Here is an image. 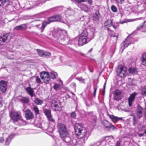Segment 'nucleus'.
<instances>
[{
	"instance_id": "obj_1",
	"label": "nucleus",
	"mask_w": 146,
	"mask_h": 146,
	"mask_svg": "<svg viewBox=\"0 0 146 146\" xmlns=\"http://www.w3.org/2000/svg\"><path fill=\"white\" fill-rule=\"evenodd\" d=\"M66 31L64 30L60 29H57L56 31L52 34V36L56 40H60L62 41L66 40L67 42L69 40V38L67 36Z\"/></svg>"
},
{
	"instance_id": "obj_2",
	"label": "nucleus",
	"mask_w": 146,
	"mask_h": 146,
	"mask_svg": "<svg viewBox=\"0 0 146 146\" xmlns=\"http://www.w3.org/2000/svg\"><path fill=\"white\" fill-rule=\"evenodd\" d=\"M57 76V74L54 72H52L49 74L48 73L45 72H43L40 74V77L42 80H43L44 83L48 84L50 80V78L53 79H55Z\"/></svg>"
},
{
	"instance_id": "obj_3",
	"label": "nucleus",
	"mask_w": 146,
	"mask_h": 146,
	"mask_svg": "<svg viewBox=\"0 0 146 146\" xmlns=\"http://www.w3.org/2000/svg\"><path fill=\"white\" fill-rule=\"evenodd\" d=\"M146 9V5L143 2L138 1L136 5H132V11L138 14L142 13Z\"/></svg>"
},
{
	"instance_id": "obj_4",
	"label": "nucleus",
	"mask_w": 146,
	"mask_h": 146,
	"mask_svg": "<svg viewBox=\"0 0 146 146\" xmlns=\"http://www.w3.org/2000/svg\"><path fill=\"white\" fill-rule=\"evenodd\" d=\"M92 36H89V38L80 36L78 40V44L79 45L82 46L90 41L94 38V34L95 33V29L94 28H91Z\"/></svg>"
},
{
	"instance_id": "obj_5",
	"label": "nucleus",
	"mask_w": 146,
	"mask_h": 146,
	"mask_svg": "<svg viewBox=\"0 0 146 146\" xmlns=\"http://www.w3.org/2000/svg\"><path fill=\"white\" fill-rule=\"evenodd\" d=\"M74 128L75 133L77 136L80 135L81 133H85L86 131V128L80 123H76Z\"/></svg>"
},
{
	"instance_id": "obj_6",
	"label": "nucleus",
	"mask_w": 146,
	"mask_h": 146,
	"mask_svg": "<svg viewBox=\"0 0 146 146\" xmlns=\"http://www.w3.org/2000/svg\"><path fill=\"white\" fill-rule=\"evenodd\" d=\"M57 127L60 137H66L67 131L65 125L62 123H59L57 125Z\"/></svg>"
},
{
	"instance_id": "obj_7",
	"label": "nucleus",
	"mask_w": 146,
	"mask_h": 146,
	"mask_svg": "<svg viewBox=\"0 0 146 146\" xmlns=\"http://www.w3.org/2000/svg\"><path fill=\"white\" fill-rule=\"evenodd\" d=\"M126 71V68L122 66H119L116 70L117 74L121 77H123L125 75Z\"/></svg>"
},
{
	"instance_id": "obj_8",
	"label": "nucleus",
	"mask_w": 146,
	"mask_h": 146,
	"mask_svg": "<svg viewBox=\"0 0 146 146\" xmlns=\"http://www.w3.org/2000/svg\"><path fill=\"white\" fill-rule=\"evenodd\" d=\"M55 21H56L54 15L48 18L47 21H44L43 22L40 28L41 32L42 33L43 32L45 27L47 24H49L50 23Z\"/></svg>"
},
{
	"instance_id": "obj_9",
	"label": "nucleus",
	"mask_w": 146,
	"mask_h": 146,
	"mask_svg": "<svg viewBox=\"0 0 146 146\" xmlns=\"http://www.w3.org/2000/svg\"><path fill=\"white\" fill-rule=\"evenodd\" d=\"M11 116L13 121L15 122H17L21 118V113L19 111L13 112L11 113Z\"/></svg>"
},
{
	"instance_id": "obj_10",
	"label": "nucleus",
	"mask_w": 146,
	"mask_h": 146,
	"mask_svg": "<svg viewBox=\"0 0 146 146\" xmlns=\"http://www.w3.org/2000/svg\"><path fill=\"white\" fill-rule=\"evenodd\" d=\"M132 38L130 36H128L121 44V48L123 50L125 47H127L131 43Z\"/></svg>"
},
{
	"instance_id": "obj_11",
	"label": "nucleus",
	"mask_w": 146,
	"mask_h": 146,
	"mask_svg": "<svg viewBox=\"0 0 146 146\" xmlns=\"http://www.w3.org/2000/svg\"><path fill=\"white\" fill-rule=\"evenodd\" d=\"M11 38L10 36L8 34H4L0 36V44L3 45L5 42H8Z\"/></svg>"
},
{
	"instance_id": "obj_12",
	"label": "nucleus",
	"mask_w": 146,
	"mask_h": 146,
	"mask_svg": "<svg viewBox=\"0 0 146 146\" xmlns=\"http://www.w3.org/2000/svg\"><path fill=\"white\" fill-rule=\"evenodd\" d=\"M7 84L6 82L4 81H0V89L2 93H4L7 90Z\"/></svg>"
},
{
	"instance_id": "obj_13",
	"label": "nucleus",
	"mask_w": 146,
	"mask_h": 146,
	"mask_svg": "<svg viewBox=\"0 0 146 146\" xmlns=\"http://www.w3.org/2000/svg\"><path fill=\"white\" fill-rule=\"evenodd\" d=\"M137 94V93L134 92L130 95L128 99V105L129 107L131 106L134 100L135 96Z\"/></svg>"
},
{
	"instance_id": "obj_14",
	"label": "nucleus",
	"mask_w": 146,
	"mask_h": 146,
	"mask_svg": "<svg viewBox=\"0 0 146 146\" xmlns=\"http://www.w3.org/2000/svg\"><path fill=\"white\" fill-rule=\"evenodd\" d=\"M51 106L53 110L54 111H60L62 109L61 107L59 106V105L57 104V102H55L54 101L52 100V102Z\"/></svg>"
},
{
	"instance_id": "obj_15",
	"label": "nucleus",
	"mask_w": 146,
	"mask_h": 146,
	"mask_svg": "<svg viewBox=\"0 0 146 146\" xmlns=\"http://www.w3.org/2000/svg\"><path fill=\"white\" fill-rule=\"evenodd\" d=\"M104 126L105 128L108 130L110 131L111 129L113 130L116 128L112 124L108 121H106L104 122Z\"/></svg>"
},
{
	"instance_id": "obj_16",
	"label": "nucleus",
	"mask_w": 146,
	"mask_h": 146,
	"mask_svg": "<svg viewBox=\"0 0 146 146\" xmlns=\"http://www.w3.org/2000/svg\"><path fill=\"white\" fill-rule=\"evenodd\" d=\"M25 117L27 119L30 120L34 117V115L29 110H27L25 111Z\"/></svg>"
},
{
	"instance_id": "obj_17",
	"label": "nucleus",
	"mask_w": 146,
	"mask_h": 146,
	"mask_svg": "<svg viewBox=\"0 0 146 146\" xmlns=\"http://www.w3.org/2000/svg\"><path fill=\"white\" fill-rule=\"evenodd\" d=\"M109 117L111 119L112 121L114 123H116L119 120H121L122 119V117H118L115 116L113 115H108Z\"/></svg>"
},
{
	"instance_id": "obj_18",
	"label": "nucleus",
	"mask_w": 146,
	"mask_h": 146,
	"mask_svg": "<svg viewBox=\"0 0 146 146\" xmlns=\"http://www.w3.org/2000/svg\"><path fill=\"white\" fill-rule=\"evenodd\" d=\"M121 91L118 90H115L114 92V98L116 100H119L121 98Z\"/></svg>"
},
{
	"instance_id": "obj_19",
	"label": "nucleus",
	"mask_w": 146,
	"mask_h": 146,
	"mask_svg": "<svg viewBox=\"0 0 146 146\" xmlns=\"http://www.w3.org/2000/svg\"><path fill=\"white\" fill-rule=\"evenodd\" d=\"M55 20L56 21H59L63 23H66V21L65 19L63 18L60 15H54Z\"/></svg>"
},
{
	"instance_id": "obj_20",
	"label": "nucleus",
	"mask_w": 146,
	"mask_h": 146,
	"mask_svg": "<svg viewBox=\"0 0 146 146\" xmlns=\"http://www.w3.org/2000/svg\"><path fill=\"white\" fill-rule=\"evenodd\" d=\"M27 29V25L26 24H24L20 25L17 26L15 28V29L19 31L23 29Z\"/></svg>"
},
{
	"instance_id": "obj_21",
	"label": "nucleus",
	"mask_w": 146,
	"mask_h": 146,
	"mask_svg": "<svg viewBox=\"0 0 146 146\" xmlns=\"http://www.w3.org/2000/svg\"><path fill=\"white\" fill-rule=\"evenodd\" d=\"M25 89L31 97H33L34 96V91L30 86L29 87L25 88Z\"/></svg>"
},
{
	"instance_id": "obj_22",
	"label": "nucleus",
	"mask_w": 146,
	"mask_h": 146,
	"mask_svg": "<svg viewBox=\"0 0 146 146\" xmlns=\"http://www.w3.org/2000/svg\"><path fill=\"white\" fill-rule=\"evenodd\" d=\"M82 137H80V138H78V137H72L70 139V143L71 142L73 145H77L79 140L82 139Z\"/></svg>"
},
{
	"instance_id": "obj_23",
	"label": "nucleus",
	"mask_w": 146,
	"mask_h": 146,
	"mask_svg": "<svg viewBox=\"0 0 146 146\" xmlns=\"http://www.w3.org/2000/svg\"><path fill=\"white\" fill-rule=\"evenodd\" d=\"M89 36H92V35H90L87 31V30L86 29H85L82 32L80 36L89 38Z\"/></svg>"
},
{
	"instance_id": "obj_24",
	"label": "nucleus",
	"mask_w": 146,
	"mask_h": 146,
	"mask_svg": "<svg viewBox=\"0 0 146 146\" xmlns=\"http://www.w3.org/2000/svg\"><path fill=\"white\" fill-rule=\"evenodd\" d=\"M9 137H0V142L1 143H5L6 145H8L9 143Z\"/></svg>"
},
{
	"instance_id": "obj_25",
	"label": "nucleus",
	"mask_w": 146,
	"mask_h": 146,
	"mask_svg": "<svg viewBox=\"0 0 146 146\" xmlns=\"http://www.w3.org/2000/svg\"><path fill=\"white\" fill-rule=\"evenodd\" d=\"M129 73L133 75H135L137 74V68L134 67H131L129 68Z\"/></svg>"
},
{
	"instance_id": "obj_26",
	"label": "nucleus",
	"mask_w": 146,
	"mask_h": 146,
	"mask_svg": "<svg viewBox=\"0 0 146 146\" xmlns=\"http://www.w3.org/2000/svg\"><path fill=\"white\" fill-rule=\"evenodd\" d=\"M33 25L34 27H38L40 25L43 23L42 21L40 20H35L33 21Z\"/></svg>"
},
{
	"instance_id": "obj_27",
	"label": "nucleus",
	"mask_w": 146,
	"mask_h": 146,
	"mask_svg": "<svg viewBox=\"0 0 146 146\" xmlns=\"http://www.w3.org/2000/svg\"><path fill=\"white\" fill-rule=\"evenodd\" d=\"M142 64L146 66V53H144L142 54Z\"/></svg>"
},
{
	"instance_id": "obj_28",
	"label": "nucleus",
	"mask_w": 146,
	"mask_h": 146,
	"mask_svg": "<svg viewBox=\"0 0 146 146\" xmlns=\"http://www.w3.org/2000/svg\"><path fill=\"white\" fill-rule=\"evenodd\" d=\"M21 102L24 103H29V98L26 97H23L20 99Z\"/></svg>"
},
{
	"instance_id": "obj_29",
	"label": "nucleus",
	"mask_w": 146,
	"mask_h": 146,
	"mask_svg": "<svg viewBox=\"0 0 146 146\" xmlns=\"http://www.w3.org/2000/svg\"><path fill=\"white\" fill-rule=\"evenodd\" d=\"M60 81L61 82V83H60V84H57L56 83H55L54 84V85L53 86V88L55 90H59L61 84H62V81L61 80H60Z\"/></svg>"
},
{
	"instance_id": "obj_30",
	"label": "nucleus",
	"mask_w": 146,
	"mask_h": 146,
	"mask_svg": "<svg viewBox=\"0 0 146 146\" xmlns=\"http://www.w3.org/2000/svg\"><path fill=\"white\" fill-rule=\"evenodd\" d=\"M44 112L47 117L50 116L51 115V110L49 109H45L44 110Z\"/></svg>"
},
{
	"instance_id": "obj_31",
	"label": "nucleus",
	"mask_w": 146,
	"mask_h": 146,
	"mask_svg": "<svg viewBox=\"0 0 146 146\" xmlns=\"http://www.w3.org/2000/svg\"><path fill=\"white\" fill-rule=\"evenodd\" d=\"M113 22L111 20H108L106 21L104 25L105 26H108L110 27L111 26Z\"/></svg>"
},
{
	"instance_id": "obj_32",
	"label": "nucleus",
	"mask_w": 146,
	"mask_h": 146,
	"mask_svg": "<svg viewBox=\"0 0 146 146\" xmlns=\"http://www.w3.org/2000/svg\"><path fill=\"white\" fill-rule=\"evenodd\" d=\"M100 16L99 11H96L93 16L94 20H98L100 18Z\"/></svg>"
},
{
	"instance_id": "obj_33",
	"label": "nucleus",
	"mask_w": 146,
	"mask_h": 146,
	"mask_svg": "<svg viewBox=\"0 0 146 146\" xmlns=\"http://www.w3.org/2000/svg\"><path fill=\"white\" fill-rule=\"evenodd\" d=\"M34 102L37 105H41L43 102L42 101L38 98L35 99Z\"/></svg>"
},
{
	"instance_id": "obj_34",
	"label": "nucleus",
	"mask_w": 146,
	"mask_h": 146,
	"mask_svg": "<svg viewBox=\"0 0 146 146\" xmlns=\"http://www.w3.org/2000/svg\"><path fill=\"white\" fill-rule=\"evenodd\" d=\"M142 27H144L146 28V21L138 26L137 29L138 30H139Z\"/></svg>"
},
{
	"instance_id": "obj_35",
	"label": "nucleus",
	"mask_w": 146,
	"mask_h": 146,
	"mask_svg": "<svg viewBox=\"0 0 146 146\" xmlns=\"http://www.w3.org/2000/svg\"><path fill=\"white\" fill-rule=\"evenodd\" d=\"M92 125L93 126L96 125V120L97 119V117L95 116H93L92 117Z\"/></svg>"
},
{
	"instance_id": "obj_36",
	"label": "nucleus",
	"mask_w": 146,
	"mask_h": 146,
	"mask_svg": "<svg viewBox=\"0 0 146 146\" xmlns=\"http://www.w3.org/2000/svg\"><path fill=\"white\" fill-rule=\"evenodd\" d=\"M143 108L139 105H138L137 106V109L136 113L142 112Z\"/></svg>"
},
{
	"instance_id": "obj_37",
	"label": "nucleus",
	"mask_w": 146,
	"mask_h": 146,
	"mask_svg": "<svg viewBox=\"0 0 146 146\" xmlns=\"http://www.w3.org/2000/svg\"><path fill=\"white\" fill-rule=\"evenodd\" d=\"M141 94L143 96H146V86H144L142 89Z\"/></svg>"
},
{
	"instance_id": "obj_38",
	"label": "nucleus",
	"mask_w": 146,
	"mask_h": 146,
	"mask_svg": "<svg viewBox=\"0 0 146 146\" xmlns=\"http://www.w3.org/2000/svg\"><path fill=\"white\" fill-rule=\"evenodd\" d=\"M33 110L35 111L36 115H37L39 113V110L38 108L36 106H34L33 108Z\"/></svg>"
},
{
	"instance_id": "obj_39",
	"label": "nucleus",
	"mask_w": 146,
	"mask_h": 146,
	"mask_svg": "<svg viewBox=\"0 0 146 146\" xmlns=\"http://www.w3.org/2000/svg\"><path fill=\"white\" fill-rule=\"evenodd\" d=\"M51 55V54L49 52H44L43 57H47L50 56Z\"/></svg>"
},
{
	"instance_id": "obj_40",
	"label": "nucleus",
	"mask_w": 146,
	"mask_h": 146,
	"mask_svg": "<svg viewBox=\"0 0 146 146\" xmlns=\"http://www.w3.org/2000/svg\"><path fill=\"white\" fill-rule=\"evenodd\" d=\"M127 1L129 4H133V5H135L138 2L136 0H128Z\"/></svg>"
},
{
	"instance_id": "obj_41",
	"label": "nucleus",
	"mask_w": 146,
	"mask_h": 146,
	"mask_svg": "<svg viewBox=\"0 0 146 146\" xmlns=\"http://www.w3.org/2000/svg\"><path fill=\"white\" fill-rule=\"evenodd\" d=\"M37 51L38 52V55L42 57L44 51L42 50L39 49L37 50Z\"/></svg>"
},
{
	"instance_id": "obj_42",
	"label": "nucleus",
	"mask_w": 146,
	"mask_h": 146,
	"mask_svg": "<svg viewBox=\"0 0 146 146\" xmlns=\"http://www.w3.org/2000/svg\"><path fill=\"white\" fill-rule=\"evenodd\" d=\"M111 11L114 12H116L117 11V7L114 5H112L111 7Z\"/></svg>"
},
{
	"instance_id": "obj_43",
	"label": "nucleus",
	"mask_w": 146,
	"mask_h": 146,
	"mask_svg": "<svg viewBox=\"0 0 146 146\" xmlns=\"http://www.w3.org/2000/svg\"><path fill=\"white\" fill-rule=\"evenodd\" d=\"M76 79L79 81L83 83H84L85 81V79L82 78V77H78L76 78Z\"/></svg>"
},
{
	"instance_id": "obj_44",
	"label": "nucleus",
	"mask_w": 146,
	"mask_h": 146,
	"mask_svg": "<svg viewBox=\"0 0 146 146\" xmlns=\"http://www.w3.org/2000/svg\"><path fill=\"white\" fill-rule=\"evenodd\" d=\"M62 138H65L64 139H63L67 143H69L70 142V140L71 138L70 137H62Z\"/></svg>"
},
{
	"instance_id": "obj_45",
	"label": "nucleus",
	"mask_w": 146,
	"mask_h": 146,
	"mask_svg": "<svg viewBox=\"0 0 146 146\" xmlns=\"http://www.w3.org/2000/svg\"><path fill=\"white\" fill-rule=\"evenodd\" d=\"M137 116L139 119L141 118L142 116V112L136 113Z\"/></svg>"
},
{
	"instance_id": "obj_46",
	"label": "nucleus",
	"mask_w": 146,
	"mask_h": 146,
	"mask_svg": "<svg viewBox=\"0 0 146 146\" xmlns=\"http://www.w3.org/2000/svg\"><path fill=\"white\" fill-rule=\"evenodd\" d=\"M48 120L52 122H53V123L55 124V121L52 118V116L51 115H50V116H49V117H47Z\"/></svg>"
},
{
	"instance_id": "obj_47",
	"label": "nucleus",
	"mask_w": 146,
	"mask_h": 146,
	"mask_svg": "<svg viewBox=\"0 0 146 146\" xmlns=\"http://www.w3.org/2000/svg\"><path fill=\"white\" fill-rule=\"evenodd\" d=\"M133 125H135L137 123V120L136 119L135 116V115H133Z\"/></svg>"
},
{
	"instance_id": "obj_48",
	"label": "nucleus",
	"mask_w": 146,
	"mask_h": 146,
	"mask_svg": "<svg viewBox=\"0 0 146 146\" xmlns=\"http://www.w3.org/2000/svg\"><path fill=\"white\" fill-rule=\"evenodd\" d=\"M76 113L74 112H72L70 114V117L72 118H75L76 117Z\"/></svg>"
},
{
	"instance_id": "obj_49",
	"label": "nucleus",
	"mask_w": 146,
	"mask_h": 146,
	"mask_svg": "<svg viewBox=\"0 0 146 146\" xmlns=\"http://www.w3.org/2000/svg\"><path fill=\"white\" fill-rule=\"evenodd\" d=\"M36 82L38 83H40L41 82V80L38 76H36L35 77Z\"/></svg>"
},
{
	"instance_id": "obj_50",
	"label": "nucleus",
	"mask_w": 146,
	"mask_h": 146,
	"mask_svg": "<svg viewBox=\"0 0 146 146\" xmlns=\"http://www.w3.org/2000/svg\"><path fill=\"white\" fill-rule=\"evenodd\" d=\"M3 100V98L2 97V96H0V107H2L3 106V104H2V102Z\"/></svg>"
},
{
	"instance_id": "obj_51",
	"label": "nucleus",
	"mask_w": 146,
	"mask_h": 146,
	"mask_svg": "<svg viewBox=\"0 0 146 146\" xmlns=\"http://www.w3.org/2000/svg\"><path fill=\"white\" fill-rule=\"evenodd\" d=\"M121 140H119L118 141L116 144V146H120L121 142Z\"/></svg>"
},
{
	"instance_id": "obj_52",
	"label": "nucleus",
	"mask_w": 146,
	"mask_h": 146,
	"mask_svg": "<svg viewBox=\"0 0 146 146\" xmlns=\"http://www.w3.org/2000/svg\"><path fill=\"white\" fill-rule=\"evenodd\" d=\"M3 0H0V6H3L4 4V2L3 1Z\"/></svg>"
},
{
	"instance_id": "obj_53",
	"label": "nucleus",
	"mask_w": 146,
	"mask_h": 146,
	"mask_svg": "<svg viewBox=\"0 0 146 146\" xmlns=\"http://www.w3.org/2000/svg\"><path fill=\"white\" fill-rule=\"evenodd\" d=\"M70 86L74 88L76 86V84L75 83L73 82L70 84Z\"/></svg>"
},
{
	"instance_id": "obj_54",
	"label": "nucleus",
	"mask_w": 146,
	"mask_h": 146,
	"mask_svg": "<svg viewBox=\"0 0 146 146\" xmlns=\"http://www.w3.org/2000/svg\"><path fill=\"white\" fill-rule=\"evenodd\" d=\"M144 115L145 118L146 119V106L144 108Z\"/></svg>"
},
{
	"instance_id": "obj_55",
	"label": "nucleus",
	"mask_w": 146,
	"mask_h": 146,
	"mask_svg": "<svg viewBox=\"0 0 146 146\" xmlns=\"http://www.w3.org/2000/svg\"><path fill=\"white\" fill-rule=\"evenodd\" d=\"M97 89V88H94V97H95L96 96Z\"/></svg>"
},
{
	"instance_id": "obj_56",
	"label": "nucleus",
	"mask_w": 146,
	"mask_h": 146,
	"mask_svg": "<svg viewBox=\"0 0 146 146\" xmlns=\"http://www.w3.org/2000/svg\"><path fill=\"white\" fill-rule=\"evenodd\" d=\"M17 134L14 133H12L11 135L9 136V137H13L14 136H17Z\"/></svg>"
},
{
	"instance_id": "obj_57",
	"label": "nucleus",
	"mask_w": 146,
	"mask_h": 146,
	"mask_svg": "<svg viewBox=\"0 0 146 146\" xmlns=\"http://www.w3.org/2000/svg\"><path fill=\"white\" fill-rule=\"evenodd\" d=\"M85 0H76V1L78 3H81L86 1Z\"/></svg>"
},
{
	"instance_id": "obj_58",
	"label": "nucleus",
	"mask_w": 146,
	"mask_h": 146,
	"mask_svg": "<svg viewBox=\"0 0 146 146\" xmlns=\"http://www.w3.org/2000/svg\"><path fill=\"white\" fill-rule=\"evenodd\" d=\"M106 82H105V83H104V85L103 86L104 88H103V90H102V92H103L104 93H105V87H106Z\"/></svg>"
},
{
	"instance_id": "obj_59",
	"label": "nucleus",
	"mask_w": 146,
	"mask_h": 146,
	"mask_svg": "<svg viewBox=\"0 0 146 146\" xmlns=\"http://www.w3.org/2000/svg\"><path fill=\"white\" fill-rule=\"evenodd\" d=\"M124 1V0H117V2L120 4H122Z\"/></svg>"
},
{
	"instance_id": "obj_60",
	"label": "nucleus",
	"mask_w": 146,
	"mask_h": 146,
	"mask_svg": "<svg viewBox=\"0 0 146 146\" xmlns=\"http://www.w3.org/2000/svg\"><path fill=\"white\" fill-rule=\"evenodd\" d=\"M92 0H87V1H88V3L90 4H91L92 3Z\"/></svg>"
},
{
	"instance_id": "obj_61",
	"label": "nucleus",
	"mask_w": 146,
	"mask_h": 146,
	"mask_svg": "<svg viewBox=\"0 0 146 146\" xmlns=\"http://www.w3.org/2000/svg\"><path fill=\"white\" fill-rule=\"evenodd\" d=\"M139 136H145V134H144V133L143 134L142 133H140L139 134Z\"/></svg>"
},
{
	"instance_id": "obj_62",
	"label": "nucleus",
	"mask_w": 146,
	"mask_h": 146,
	"mask_svg": "<svg viewBox=\"0 0 146 146\" xmlns=\"http://www.w3.org/2000/svg\"><path fill=\"white\" fill-rule=\"evenodd\" d=\"M111 26H112L113 27L114 29H116L117 28L116 27L115 25H114L113 24V23L112 24Z\"/></svg>"
},
{
	"instance_id": "obj_63",
	"label": "nucleus",
	"mask_w": 146,
	"mask_h": 146,
	"mask_svg": "<svg viewBox=\"0 0 146 146\" xmlns=\"http://www.w3.org/2000/svg\"><path fill=\"white\" fill-rule=\"evenodd\" d=\"M3 1L4 2V4H5L6 2H8L9 0H3Z\"/></svg>"
},
{
	"instance_id": "obj_64",
	"label": "nucleus",
	"mask_w": 146,
	"mask_h": 146,
	"mask_svg": "<svg viewBox=\"0 0 146 146\" xmlns=\"http://www.w3.org/2000/svg\"><path fill=\"white\" fill-rule=\"evenodd\" d=\"M3 1L4 2V4H5L6 2H8L9 0H3Z\"/></svg>"
}]
</instances>
